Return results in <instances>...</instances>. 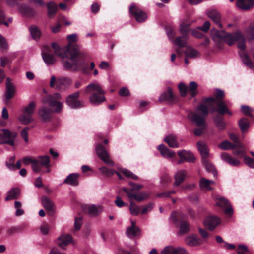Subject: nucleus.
I'll list each match as a JSON object with an SVG mask.
<instances>
[{"label": "nucleus", "instance_id": "nucleus-1", "mask_svg": "<svg viewBox=\"0 0 254 254\" xmlns=\"http://www.w3.org/2000/svg\"><path fill=\"white\" fill-rule=\"evenodd\" d=\"M77 36L75 34L68 35L67 39L68 44L61 48L56 43L53 42L51 47L55 54L62 59L69 57V60H64V67L66 70L76 71L81 69L84 74L88 73V70L85 63L86 54L80 50L75 43Z\"/></svg>", "mask_w": 254, "mask_h": 254}, {"label": "nucleus", "instance_id": "nucleus-2", "mask_svg": "<svg viewBox=\"0 0 254 254\" xmlns=\"http://www.w3.org/2000/svg\"><path fill=\"white\" fill-rule=\"evenodd\" d=\"M211 36L213 41L217 44L218 47L222 48L221 43L224 42L229 46L237 41L238 47L239 49L244 51L246 49L245 39L242 33L237 31L233 33H227L224 30L218 31L213 28L211 31ZM239 55L243 64L250 68L254 67V64L249 56L244 51L239 53Z\"/></svg>", "mask_w": 254, "mask_h": 254}, {"label": "nucleus", "instance_id": "nucleus-3", "mask_svg": "<svg viewBox=\"0 0 254 254\" xmlns=\"http://www.w3.org/2000/svg\"><path fill=\"white\" fill-rule=\"evenodd\" d=\"M208 113V106L204 104H201L197 107L195 109V112H190L188 113L189 119L200 127L194 130V133L195 135H200L206 128L205 117Z\"/></svg>", "mask_w": 254, "mask_h": 254}, {"label": "nucleus", "instance_id": "nucleus-4", "mask_svg": "<svg viewBox=\"0 0 254 254\" xmlns=\"http://www.w3.org/2000/svg\"><path fill=\"white\" fill-rule=\"evenodd\" d=\"M85 93L91 94L89 100L93 105H98L106 101L105 92L99 84L93 83L89 84L85 88Z\"/></svg>", "mask_w": 254, "mask_h": 254}, {"label": "nucleus", "instance_id": "nucleus-5", "mask_svg": "<svg viewBox=\"0 0 254 254\" xmlns=\"http://www.w3.org/2000/svg\"><path fill=\"white\" fill-rule=\"evenodd\" d=\"M23 162L25 165L31 163L32 170L35 173L40 172L42 167H49L51 166L50 157L48 155L39 156L35 159L25 157L23 159Z\"/></svg>", "mask_w": 254, "mask_h": 254}, {"label": "nucleus", "instance_id": "nucleus-6", "mask_svg": "<svg viewBox=\"0 0 254 254\" xmlns=\"http://www.w3.org/2000/svg\"><path fill=\"white\" fill-rule=\"evenodd\" d=\"M129 185L130 188L124 187L122 190L127 194L130 201L134 199L137 201L141 202L148 198L149 194L147 192H141L139 194L132 193L135 192L136 190H139L142 189L143 185L137 184L132 182H130Z\"/></svg>", "mask_w": 254, "mask_h": 254}, {"label": "nucleus", "instance_id": "nucleus-7", "mask_svg": "<svg viewBox=\"0 0 254 254\" xmlns=\"http://www.w3.org/2000/svg\"><path fill=\"white\" fill-rule=\"evenodd\" d=\"M35 108V103L34 101L30 102L29 105L25 107L23 113L18 117V120L21 124L27 125L33 121L32 115Z\"/></svg>", "mask_w": 254, "mask_h": 254}, {"label": "nucleus", "instance_id": "nucleus-8", "mask_svg": "<svg viewBox=\"0 0 254 254\" xmlns=\"http://www.w3.org/2000/svg\"><path fill=\"white\" fill-rule=\"evenodd\" d=\"M62 99L61 95L59 93H55L49 95L46 99L48 104L52 108H55L54 112L60 113L62 111L63 104L58 101Z\"/></svg>", "mask_w": 254, "mask_h": 254}, {"label": "nucleus", "instance_id": "nucleus-9", "mask_svg": "<svg viewBox=\"0 0 254 254\" xmlns=\"http://www.w3.org/2000/svg\"><path fill=\"white\" fill-rule=\"evenodd\" d=\"M71 81L66 77H61L58 79L52 76L50 82V86L57 90H64L70 84Z\"/></svg>", "mask_w": 254, "mask_h": 254}, {"label": "nucleus", "instance_id": "nucleus-10", "mask_svg": "<svg viewBox=\"0 0 254 254\" xmlns=\"http://www.w3.org/2000/svg\"><path fill=\"white\" fill-rule=\"evenodd\" d=\"M80 97V92H76L74 93L69 94L66 97L65 103L72 109H78L84 107V105L83 102L79 100Z\"/></svg>", "mask_w": 254, "mask_h": 254}, {"label": "nucleus", "instance_id": "nucleus-11", "mask_svg": "<svg viewBox=\"0 0 254 254\" xmlns=\"http://www.w3.org/2000/svg\"><path fill=\"white\" fill-rule=\"evenodd\" d=\"M17 136L16 132H11L7 129L0 130V138L4 139L2 143L8 144L11 146L15 145V139Z\"/></svg>", "mask_w": 254, "mask_h": 254}, {"label": "nucleus", "instance_id": "nucleus-12", "mask_svg": "<svg viewBox=\"0 0 254 254\" xmlns=\"http://www.w3.org/2000/svg\"><path fill=\"white\" fill-rule=\"evenodd\" d=\"M96 152L98 157L108 166H113L114 162L110 159L109 155L102 144H98L96 147Z\"/></svg>", "mask_w": 254, "mask_h": 254}, {"label": "nucleus", "instance_id": "nucleus-13", "mask_svg": "<svg viewBox=\"0 0 254 254\" xmlns=\"http://www.w3.org/2000/svg\"><path fill=\"white\" fill-rule=\"evenodd\" d=\"M129 13L139 23L144 22L147 17L146 13L134 4L129 7Z\"/></svg>", "mask_w": 254, "mask_h": 254}, {"label": "nucleus", "instance_id": "nucleus-14", "mask_svg": "<svg viewBox=\"0 0 254 254\" xmlns=\"http://www.w3.org/2000/svg\"><path fill=\"white\" fill-rule=\"evenodd\" d=\"M166 33L170 40L177 46L180 47H183L186 46L187 41V36L182 35L181 36L178 37L175 40H173L174 36L175 35V31L172 28L168 29H166Z\"/></svg>", "mask_w": 254, "mask_h": 254}, {"label": "nucleus", "instance_id": "nucleus-15", "mask_svg": "<svg viewBox=\"0 0 254 254\" xmlns=\"http://www.w3.org/2000/svg\"><path fill=\"white\" fill-rule=\"evenodd\" d=\"M160 101H164L168 103L173 104L178 101V97L173 93L171 88H168L167 91L163 92L161 94Z\"/></svg>", "mask_w": 254, "mask_h": 254}, {"label": "nucleus", "instance_id": "nucleus-16", "mask_svg": "<svg viewBox=\"0 0 254 254\" xmlns=\"http://www.w3.org/2000/svg\"><path fill=\"white\" fill-rule=\"evenodd\" d=\"M215 201L217 206L225 209L226 214L230 216L232 215L233 209L227 199L223 197H218L216 198Z\"/></svg>", "mask_w": 254, "mask_h": 254}, {"label": "nucleus", "instance_id": "nucleus-17", "mask_svg": "<svg viewBox=\"0 0 254 254\" xmlns=\"http://www.w3.org/2000/svg\"><path fill=\"white\" fill-rule=\"evenodd\" d=\"M51 48L48 46H45L42 52V58L47 65H52L55 62L53 54H51Z\"/></svg>", "mask_w": 254, "mask_h": 254}, {"label": "nucleus", "instance_id": "nucleus-18", "mask_svg": "<svg viewBox=\"0 0 254 254\" xmlns=\"http://www.w3.org/2000/svg\"><path fill=\"white\" fill-rule=\"evenodd\" d=\"M162 254H188L187 250L183 247L167 246L161 252Z\"/></svg>", "mask_w": 254, "mask_h": 254}, {"label": "nucleus", "instance_id": "nucleus-19", "mask_svg": "<svg viewBox=\"0 0 254 254\" xmlns=\"http://www.w3.org/2000/svg\"><path fill=\"white\" fill-rule=\"evenodd\" d=\"M220 223V218L217 216L207 217L204 222L205 226L211 230L214 229Z\"/></svg>", "mask_w": 254, "mask_h": 254}, {"label": "nucleus", "instance_id": "nucleus-20", "mask_svg": "<svg viewBox=\"0 0 254 254\" xmlns=\"http://www.w3.org/2000/svg\"><path fill=\"white\" fill-rule=\"evenodd\" d=\"M236 6L243 11H248L254 6V0H237Z\"/></svg>", "mask_w": 254, "mask_h": 254}, {"label": "nucleus", "instance_id": "nucleus-21", "mask_svg": "<svg viewBox=\"0 0 254 254\" xmlns=\"http://www.w3.org/2000/svg\"><path fill=\"white\" fill-rule=\"evenodd\" d=\"M53 111L46 107H42L39 111V116L43 122H48L51 120Z\"/></svg>", "mask_w": 254, "mask_h": 254}, {"label": "nucleus", "instance_id": "nucleus-22", "mask_svg": "<svg viewBox=\"0 0 254 254\" xmlns=\"http://www.w3.org/2000/svg\"><path fill=\"white\" fill-rule=\"evenodd\" d=\"M215 103L217 104V109L212 108L211 110V112L216 111L220 115H224L226 113H228L229 115H232L231 112L229 111L227 103L222 100L215 102Z\"/></svg>", "mask_w": 254, "mask_h": 254}, {"label": "nucleus", "instance_id": "nucleus-23", "mask_svg": "<svg viewBox=\"0 0 254 254\" xmlns=\"http://www.w3.org/2000/svg\"><path fill=\"white\" fill-rule=\"evenodd\" d=\"M15 91V87L10 82V78H7L6 79V92L5 95L6 101H9L14 96Z\"/></svg>", "mask_w": 254, "mask_h": 254}, {"label": "nucleus", "instance_id": "nucleus-24", "mask_svg": "<svg viewBox=\"0 0 254 254\" xmlns=\"http://www.w3.org/2000/svg\"><path fill=\"white\" fill-rule=\"evenodd\" d=\"M186 244L191 247L197 246L203 243L202 241L196 235H190L185 239Z\"/></svg>", "mask_w": 254, "mask_h": 254}, {"label": "nucleus", "instance_id": "nucleus-25", "mask_svg": "<svg viewBox=\"0 0 254 254\" xmlns=\"http://www.w3.org/2000/svg\"><path fill=\"white\" fill-rule=\"evenodd\" d=\"M187 175V171L185 170H178L174 174L175 181L174 185L179 186L185 180Z\"/></svg>", "mask_w": 254, "mask_h": 254}, {"label": "nucleus", "instance_id": "nucleus-26", "mask_svg": "<svg viewBox=\"0 0 254 254\" xmlns=\"http://www.w3.org/2000/svg\"><path fill=\"white\" fill-rule=\"evenodd\" d=\"M208 17L210 18L218 27L220 28H223L222 24L220 22V14L219 12L212 10L209 11L207 13Z\"/></svg>", "mask_w": 254, "mask_h": 254}, {"label": "nucleus", "instance_id": "nucleus-27", "mask_svg": "<svg viewBox=\"0 0 254 254\" xmlns=\"http://www.w3.org/2000/svg\"><path fill=\"white\" fill-rule=\"evenodd\" d=\"M221 159L234 166H238L240 164V161L236 158H233L227 153H223L220 155Z\"/></svg>", "mask_w": 254, "mask_h": 254}, {"label": "nucleus", "instance_id": "nucleus-28", "mask_svg": "<svg viewBox=\"0 0 254 254\" xmlns=\"http://www.w3.org/2000/svg\"><path fill=\"white\" fill-rule=\"evenodd\" d=\"M41 199L42 204L48 213L52 214L54 212V204L52 201L46 196H42Z\"/></svg>", "mask_w": 254, "mask_h": 254}, {"label": "nucleus", "instance_id": "nucleus-29", "mask_svg": "<svg viewBox=\"0 0 254 254\" xmlns=\"http://www.w3.org/2000/svg\"><path fill=\"white\" fill-rule=\"evenodd\" d=\"M79 176V174L77 173L70 174L64 180V183L73 186H77L79 184L78 179Z\"/></svg>", "mask_w": 254, "mask_h": 254}, {"label": "nucleus", "instance_id": "nucleus-30", "mask_svg": "<svg viewBox=\"0 0 254 254\" xmlns=\"http://www.w3.org/2000/svg\"><path fill=\"white\" fill-rule=\"evenodd\" d=\"M178 155L180 158H182L185 161L188 162H194L195 157L193 154L190 151L183 150L178 152Z\"/></svg>", "mask_w": 254, "mask_h": 254}, {"label": "nucleus", "instance_id": "nucleus-31", "mask_svg": "<svg viewBox=\"0 0 254 254\" xmlns=\"http://www.w3.org/2000/svg\"><path fill=\"white\" fill-rule=\"evenodd\" d=\"M72 240L71 235L69 234L62 235L58 239V244L60 247L64 249Z\"/></svg>", "mask_w": 254, "mask_h": 254}, {"label": "nucleus", "instance_id": "nucleus-32", "mask_svg": "<svg viewBox=\"0 0 254 254\" xmlns=\"http://www.w3.org/2000/svg\"><path fill=\"white\" fill-rule=\"evenodd\" d=\"M196 145L203 160L207 159L209 156V152L206 144L204 141H199L197 143Z\"/></svg>", "mask_w": 254, "mask_h": 254}, {"label": "nucleus", "instance_id": "nucleus-33", "mask_svg": "<svg viewBox=\"0 0 254 254\" xmlns=\"http://www.w3.org/2000/svg\"><path fill=\"white\" fill-rule=\"evenodd\" d=\"M47 8L48 17L50 18H53L58 9L57 4L53 1H50L47 4Z\"/></svg>", "mask_w": 254, "mask_h": 254}, {"label": "nucleus", "instance_id": "nucleus-34", "mask_svg": "<svg viewBox=\"0 0 254 254\" xmlns=\"http://www.w3.org/2000/svg\"><path fill=\"white\" fill-rule=\"evenodd\" d=\"M215 182L212 180H207L204 178L200 179L199 185L201 190H211L213 188L211 186L215 184Z\"/></svg>", "mask_w": 254, "mask_h": 254}, {"label": "nucleus", "instance_id": "nucleus-35", "mask_svg": "<svg viewBox=\"0 0 254 254\" xmlns=\"http://www.w3.org/2000/svg\"><path fill=\"white\" fill-rule=\"evenodd\" d=\"M160 153L165 158L171 159L175 155V152L168 149L164 145H160Z\"/></svg>", "mask_w": 254, "mask_h": 254}, {"label": "nucleus", "instance_id": "nucleus-36", "mask_svg": "<svg viewBox=\"0 0 254 254\" xmlns=\"http://www.w3.org/2000/svg\"><path fill=\"white\" fill-rule=\"evenodd\" d=\"M20 195V190L18 188L11 189L8 192L7 196L5 198V201H9L13 199H17Z\"/></svg>", "mask_w": 254, "mask_h": 254}, {"label": "nucleus", "instance_id": "nucleus-37", "mask_svg": "<svg viewBox=\"0 0 254 254\" xmlns=\"http://www.w3.org/2000/svg\"><path fill=\"white\" fill-rule=\"evenodd\" d=\"M164 140L170 147L177 148L179 147V143L177 140V137L174 134H170L167 135L164 139Z\"/></svg>", "mask_w": 254, "mask_h": 254}, {"label": "nucleus", "instance_id": "nucleus-38", "mask_svg": "<svg viewBox=\"0 0 254 254\" xmlns=\"http://www.w3.org/2000/svg\"><path fill=\"white\" fill-rule=\"evenodd\" d=\"M224 96V92L221 90L217 89L216 92V95H215L216 98L214 99L212 97L207 98L205 100V103H208L210 102H215L217 101H219L221 100V99H222Z\"/></svg>", "mask_w": 254, "mask_h": 254}, {"label": "nucleus", "instance_id": "nucleus-39", "mask_svg": "<svg viewBox=\"0 0 254 254\" xmlns=\"http://www.w3.org/2000/svg\"><path fill=\"white\" fill-rule=\"evenodd\" d=\"M190 23L188 21L182 22L180 25V32L182 35L187 36L190 29Z\"/></svg>", "mask_w": 254, "mask_h": 254}, {"label": "nucleus", "instance_id": "nucleus-40", "mask_svg": "<svg viewBox=\"0 0 254 254\" xmlns=\"http://www.w3.org/2000/svg\"><path fill=\"white\" fill-rule=\"evenodd\" d=\"M20 10L25 15L29 16H34L36 14L34 9L27 5H22L20 7Z\"/></svg>", "mask_w": 254, "mask_h": 254}, {"label": "nucleus", "instance_id": "nucleus-41", "mask_svg": "<svg viewBox=\"0 0 254 254\" xmlns=\"http://www.w3.org/2000/svg\"><path fill=\"white\" fill-rule=\"evenodd\" d=\"M185 56L186 58H195L199 57L200 53L196 50L191 48H189L185 51Z\"/></svg>", "mask_w": 254, "mask_h": 254}, {"label": "nucleus", "instance_id": "nucleus-42", "mask_svg": "<svg viewBox=\"0 0 254 254\" xmlns=\"http://www.w3.org/2000/svg\"><path fill=\"white\" fill-rule=\"evenodd\" d=\"M84 210L88 212V213L92 216H95L98 215L99 213L98 208L95 205H86L84 207Z\"/></svg>", "mask_w": 254, "mask_h": 254}, {"label": "nucleus", "instance_id": "nucleus-43", "mask_svg": "<svg viewBox=\"0 0 254 254\" xmlns=\"http://www.w3.org/2000/svg\"><path fill=\"white\" fill-rule=\"evenodd\" d=\"M29 30L32 37L34 39H39L41 36V33L39 28L34 25L31 26L29 27Z\"/></svg>", "mask_w": 254, "mask_h": 254}, {"label": "nucleus", "instance_id": "nucleus-44", "mask_svg": "<svg viewBox=\"0 0 254 254\" xmlns=\"http://www.w3.org/2000/svg\"><path fill=\"white\" fill-rule=\"evenodd\" d=\"M215 124L219 130H223L226 127L225 122L222 117L216 116L214 118Z\"/></svg>", "mask_w": 254, "mask_h": 254}, {"label": "nucleus", "instance_id": "nucleus-45", "mask_svg": "<svg viewBox=\"0 0 254 254\" xmlns=\"http://www.w3.org/2000/svg\"><path fill=\"white\" fill-rule=\"evenodd\" d=\"M245 32L249 41L254 39V22L249 25L245 30Z\"/></svg>", "mask_w": 254, "mask_h": 254}, {"label": "nucleus", "instance_id": "nucleus-46", "mask_svg": "<svg viewBox=\"0 0 254 254\" xmlns=\"http://www.w3.org/2000/svg\"><path fill=\"white\" fill-rule=\"evenodd\" d=\"M203 162L205 166L206 170L208 172H211L214 177H217V173L213 165L207 160L206 159H203Z\"/></svg>", "mask_w": 254, "mask_h": 254}, {"label": "nucleus", "instance_id": "nucleus-47", "mask_svg": "<svg viewBox=\"0 0 254 254\" xmlns=\"http://www.w3.org/2000/svg\"><path fill=\"white\" fill-rule=\"evenodd\" d=\"M139 232L140 229L138 227H128L126 231V233L129 238L137 236Z\"/></svg>", "mask_w": 254, "mask_h": 254}, {"label": "nucleus", "instance_id": "nucleus-48", "mask_svg": "<svg viewBox=\"0 0 254 254\" xmlns=\"http://www.w3.org/2000/svg\"><path fill=\"white\" fill-rule=\"evenodd\" d=\"M141 207L137 206L132 201H130L129 211L131 215L137 216L140 211Z\"/></svg>", "mask_w": 254, "mask_h": 254}, {"label": "nucleus", "instance_id": "nucleus-49", "mask_svg": "<svg viewBox=\"0 0 254 254\" xmlns=\"http://www.w3.org/2000/svg\"><path fill=\"white\" fill-rule=\"evenodd\" d=\"M198 87L197 83L195 81H191L188 86V90L190 92L191 97H194L197 94L196 89Z\"/></svg>", "mask_w": 254, "mask_h": 254}, {"label": "nucleus", "instance_id": "nucleus-50", "mask_svg": "<svg viewBox=\"0 0 254 254\" xmlns=\"http://www.w3.org/2000/svg\"><path fill=\"white\" fill-rule=\"evenodd\" d=\"M218 147L222 150H226L230 149H234L235 146L228 140L222 142L218 145Z\"/></svg>", "mask_w": 254, "mask_h": 254}, {"label": "nucleus", "instance_id": "nucleus-51", "mask_svg": "<svg viewBox=\"0 0 254 254\" xmlns=\"http://www.w3.org/2000/svg\"><path fill=\"white\" fill-rule=\"evenodd\" d=\"M239 125L242 131L244 132L246 131L249 127V121L246 118H242L240 120Z\"/></svg>", "mask_w": 254, "mask_h": 254}, {"label": "nucleus", "instance_id": "nucleus-52", "mask_svg": "<svg viewBox=\"0 0 254 254\" xmlns=\"http://www.w3.org/2000/svg\"><path fill=\"white\" fill-rule=\"evenodd\" d=\"M189 225L187 221L181 222L179 228V233L180 234H185L189 231Z\"/></svg>", "mask_w": 254, "mask_h": 254}, {"label": "nucleus", "instance_id": "nucleus-53", "mask_svg": "<svg viewBox=\"0 0 254 254\" xmlns=\"http://www.w3.org/2000/svg\"><path fill=\"white\" fill-rule=\"evenodd\" d=\"M233 150V154L237 156H238V158H241L244 157L245 156V151L243 149V145H242V146L241 148L240 147H236Z\"/></svg>", "mask_w": 254, "mask_h": 254}, {"label": "nucleus", "instance_id": "nucleus-54", "mask_svg": "<svg viewBox=\"0 0 254 254\" xmlns=\"http://www.w3.org/2000/svg\"><path fill=\"white\" fill-rule=\"evenodd\" d=\"M24 227L22 225L19 226H13L9 228L7 230V232L9 235H12L14 233H16L21 232L23 229Z\"/></svg>", "mask_w": 254, "mask_h": 254}, {"label": "nucleus", "instance_id": "nucleus-55", "mask_svg": "<svg viewBox=\"0 0 254 254\" xmlns=\"http://www.w3.org/2000/svg\"><path fill=\"white\" fill-rule=\"evenodd\" d=\"M121 172L123 173L126 177L128 178H131L133 180H137L138 179V177L134 175L132 172L130 171L127 169H122L121 170Z\"/></svg>", "mask_w": 254, "mask_h": 254}, {"label": "nucleus", "instance_id": "nucleus-56", "mask_svg": "<svg viewBox=\"0 0 254 254\" xmlns=\"http://www.w3.org/2000/svg\"><path fill=\"white\" fill-rule=\"evenodd\" d=\"M188 87L183 82H181L178 85V89L181 96L184 97L187 95Z\"/></svg>", "mask_w": 254, "mask_h": 254}, {"label": "nucleus", "instance_id": "nucleus-57", "mask_svg": "<svg viewBox=\"0 0 254 254\" xmlns=\"http://www.w3.org/2000/svg\"><path fill=\"white\" fill-rule=\"evenodd\" d=\"M100 170L102 173L108 176H111L113 175L116 172L115 170L113 169H109L108 168L104 166L100 168Z\"/></svg>", "mask_w": 254, "mask_h": 254}, {"label": "nucleus", "instance_id": "nucleus-58", "mask_svg": "<svg viewBox=\"0 0 254 254\" xmlns=\"http://www.w3.org/2000/svg\"><path fill=\"white\" fill-rule=\"evenodd\" d=\"M229 137L231 140H232L233 141L235 142V144H233L235 146V148L236 147H242V144L239 142L238 138L235 134L233 133L230 134Z\"/></svg>", "mask_w": 254, "mask_h": 254}, {"label": "nucleus", "instance_id": "nucleus-59", "mask_svg": "<svg viewBox=\"0 0 254 254\" xmlns=\"http://www.w3.org/2000/svg\"><path fill=\"white\" fill-rule=\"evenodd\" d=\"M244 162L249 167L254 168V159L250 157L245 156Z\"/></svg>", "mask_w": 254, "mask_h": 254}, {"label": "nucleus", "instance_id": "nucleus-60", "mask_svg": "<svg viewBox=\"0 0 254 254\" xmlns=\"http://www.w3.org/2000/svg\"><path fill=\"white\" fill-rule=\"evenodd\" d=\"M242 112L246 116L251 117V112L253 111V109L250 108V107L247 105H242L241 106Z\"/></svg>", "mask_w": 254, "mask_h": 254}, {"label": "nucleus", "instance_id": "nucleus-61", "mask_svg": "<svg viewBox=\"0 0 254 254\" xmlns=\"http://www.w3.org/2000/svg\"><path fill=\"white\" fill-rule=\"evenodd\" d=\"M30 127H26L24 128L20 132V134L21 137L23 138L25 142L28 141V131L30 129Z\"/></svg>", "mask_w": 254, "mask_h": 254}, {"label": "nucleus", "instance_id": "nucleus-62", "mask_svg": "<svg viewBox=\"0 0 254 254\" xmlns=\"http://www.w3.org/2000/svg\"><path fill=\"white\" fill-rule=\"evenodd\" d=\"M115 203L116 205L118 207L121 208L124 206H125L127 205V204L125 203L121 198V197L119 196H117L116 197V199L115 201Z\"/></svg>", "mask_w": 254, "mask_h": 254}, {"label": "nucleus", "instance_id": "nucleus-63", "mask_svg": "<svg viewBox=\"0 0 254 254\" xmlns=\"http://www.w3.org/2000/svg\"><path fill=\"white\" fill-rule=\"evenodd\" d=\"M82 224V218L81 217H76L74 222V228L76 231H78Z\"/></svg>", "mask_w": 254, "mask_h": 254}, {"label": "nucleus", "instance_id": "nucleus-64", "mask_svg": "<svg viewBox=\"0 0 254 254\" xmlns=\"http://www.w3.org/2000/svg\"><path fill=\"white\" fill-rule=\"evenodd\" d=\"M198 30L199 29L197 28L196 29H192L191 30V33L194 37L200 39L203 37V35L201 32L199 31Z\"/></svg>", "mask_w": 254, "mask_h": 254}]
</instances>
